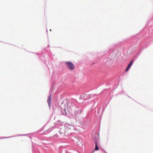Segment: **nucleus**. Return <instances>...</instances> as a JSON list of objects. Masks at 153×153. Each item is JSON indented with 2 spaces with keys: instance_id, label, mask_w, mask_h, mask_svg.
Instances as JSON below:
<instances>
[{
  "instance_id": "obj_1",
  "label": "nucleus",
  "mask_w": 153,
  "mask_h": 153,
  "mask_svg": "<svg viewBox=\"0 0 153 153\" xmlns=\"http://www.w3.org/2000/svg\"><path fill=\"white\" fill-rule=\"evenodd\" d=\"M67 65L69 69L71 70H74V65L70 62H66Z\"/></svg>"
},
{
  "instance_id": "obj_2",
  "label": "nucleus",
  "mask_w": 153,
  "mask_h": 153,
  "mask_svg": "<svg viewBox=\"0 0 153 153\" xmlns=\"http://www.w3.org/2000/svg\"><path fill=\"white\" fill-rule=\"evenodd\" d=\"M66 129L67 130H71L74 128V127L72 125L70 124H66Z\"/></svg>"
},
{
  "instance_id": "obj_3",
  "label": "nucleus",
  "mask_w": 153,
  "mask_h": 153,
  "mask_svg": "<svg viewBox=\"0 0 153 153\" xmlns=\"http://www.w3.org/2000/svg\"><path fill=\"white\" fill-rule=\"evenodd\" d=\"M133 61H134V60H132L131 62L129 63V64L128 65L127 68L125 71L126 72H127L128 70V69L130 68L131 66L133 64Z\"/></svg>"
},
{
  "instance_id": "obj_4",
  "label": "nucleus",
  "mask_w": 153,
  "mask_h": 153,
  "mask_svg": "<svg viewBox=\"0 0 153 153\" xmlns=\"http://www.w3.org/2000/svg\"><path fill=\"white\" fill-rule=\"evenodd\" d=\"M47 102L48 103V105L49 106H50L51 105V95H50L48 98Z\"/></svg>"
},
{
  "instance_id": "obj_5",
  "label": "nucleus",
  "mask_w": 153,
  "mask_h": 153,
  "mask_svg": "<svg viewBox=\"0 0 153 153\" xmlns=\"http://www.w3.org/2000/svg\"><path fill=\"white\" fill-rule=\"evenodd\" d=\"M95 149L96 150H99V147L97 146V143H95Z\"/></svg>"
}]
</instances>
